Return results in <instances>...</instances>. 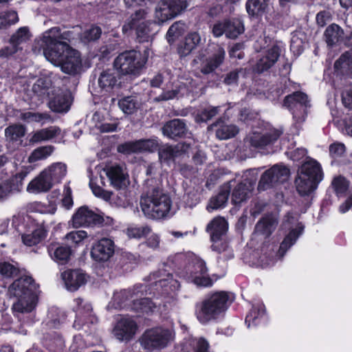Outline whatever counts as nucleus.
Masks as SVG:
<instances>
[{"label":"nucleus","instance_id":"nucleus-1","mask_svg":"<svg viewBox=\"0 0 352 352\" xmlns=\"http://www.w3.org/2000/svg\"><path fill=\"white\" fill-rule=\"evenodd\" d=\"M69 34L68 31L62 33L60 28L54 27L45 31L36 45L48 61L60 66L63 72L75 75L80 71L82 62L80 53L66 41L69 40ZM36 48L35 45L34 50Z\"/></svg>","mask_w":352,"mask_h":352},{"label":"nucleus","instance_id":"nucleus-2","mask_svg":"<svg viewBox=\"0 0 352 352\" xmlns=\"http://www.w3.org/2000/svg\"><path fill=\"white\" fill-rule=\"evenodd\" d=\"M229 295L226 292H217L207 295L195 305V316L202 324L221 319L228 307Z\"/></svg>","mask_w":352,"mask_h":352},{"label":"nucleus","instance_id":"nucleus-3","mask_svg":"<svg viewBox=\"0 0 352 352\" xmlns=\"http://www.w3.org/2000/svg\"><path fill=\"white\" fill-rule=\"evenodd\" d=\"M36 286L32 277L25 276L15 280L9 287L10 296L18 300L12 305V310L18 313H30L36 307Z\"/></svg>","mask_w":352,"mask_h":352},{"label":"nucleus","instance_id":"nucleus-4","mask_svg":"<svg viewBox=\"0 0 352 352\" xmlns=\"http://www.w3.org/2000/svg\"><path fill=\"white\" fill-rule=\"evenodd\" d=\"M172 201L166 193L159 188H153L142 195L140 206L144 215L150 219H160L169 213Z\"/></svg>","mask_w":352,"mask_h":352},{"label":"nucleus","instance_id":"nucleus-5","mask_svg":"<svg viewBox=\"0 0 352 352\" xmlns=\"http://www.w3.org/2000/svg\"><path fill=\"white\" fill-rule=\"evenodd\" d=\"M148 13V9L146 8L136 10L123 25L122 31L126 33L134 29L140 43L148 41L155 34L153 28L156 27L155 22L146 20Z\"/></svg>","mask_w":352,"mask_h":352},{"label":"nucleus","instance_id":"nucleus-6","mask_svg":"<svg viewBox=\"0 0 352 352\" xmlns=\"http://www.w3.org/2000/svg\"><path fill=\"white\" fill-rule=\"evenodd\" d=\"M147 58L136 50L120 53L114 60L113 66L122 75L139 76Z\"/></svg>","mask_w":352,"mask_h":352},{"label":"nucleus","instance_id":"nucleus-7","mask_svg":"<svg viewBox=\"0 0 352 352\" xmlns=\"http://www.w3.org/2000/svg\"><path fill=\"white\" fill-rule=\"evenodd\" d=\"M173 339L172 331L161 327L145 331L140 341L142 346L148 350H160L167 346Z\"/></svg>","mask_w":352,"mask_h":352},{"label":"nucleus","instance_id":"nucleus-8","mask_svg":"<svg viewBox=\"0 0 352 352\" xmlns=\"http://www.w3.org/2000/svg\"><path fill=\"white\" fill-rule=\"evenodd\" d=\"M191 0H160L155 9V17L158 23L173 19L189 6Z\"/></svg>","mask_w":352,"mask_h":352},{"label":"nucleus","instance_id":"nucleus-9","mask_svg":"<svg viewBox=\"0 0 352 352\" xmlns=\"http://www.w3.org/2000/svg\"><path fill=\"white\" fill-rule=\"evenodd\" d=\"M289 169L284 165L276 164L267 170L261 175L258 184V190H265L276 184L287 181L289 177Z\"/></svg>","mask_w":352,"mask_h":352},{"label":"nucleus","instance_id":"nucleus-10","mask_svg":"<svg viewBox=\"0 0 352 352\" xmlns=\"http://www.w3.org/2000/svg\"><path fill=\"white\" fill-rule=\"evenodd\" d=\"M284 105L293 114V118L298 123H302L307 116V109L309 107V101L307 94L296 91L285 98Z\"/></svg>","mask_w":352,"mask_h":352},{"label":"nucleus","instance_id":"nucleus-11","mask_svg":"<svg viewBox=\"0 0 352 352\" xmlns=\"http://www.w3.org/2000/svg\"><path fill=\"white\" fill-rule=\"evenodd\" d=\"M282 133V131L274 128L261 132L254 131L246 137L245 143L250 148L264 149L274 144Z\"/></svg>","mask_w":352,"mask_h":352},{"label":"nucleus","instance_id":"nucleus-12","mask_svg":"<svg viewBox=\"0 0 352 352\" xmlns=\"http://www.w3.org/2000/svg\"><path fill=\"white\" fill-rule=\"evenodd\" d=\"M297 221L296 218L292 214L288 213L286 216L284 225L289 226L290 231L284 238L276 254V256L279 258H282L284 256L287 251L296 242L298 237L302 234L304 226Z\"/></svg>","mask_w":352,"mask_h":352},{"label":"nucleus","instance_id":"nucleus-13","mask_svg":"<svg viewBox=\"0 0 352 352\" xmlns=\"http://www.w3.org/2000/svg\"><path fill=\"white\" fill-rule=\"evenodd\" d=\"M188 282L194 283L197 287H211L213 284L208 274L206 263L202 260H197L188 266V271L182 275Z\"/></svg>","mask_w":352,"mask_h":352},{"label":"nucleus","instance_id":"nucleus-14","mask_svg":"<svg viewBox=\"0 0 352 352\" xmlns=\"http://www.w3.org/2000/svg\"><path fill=\"white\" fill-rule=\"evenodd\" d=\"M147 285L137 284L133 288L122 289L113 294V302L116 308H125L133 304L134 298L143 296L147 294Z\"/></svg>","mask_w":352,"mask_h":352},{"label":"nucleus","instance_id":"nucleus-15","mask_svg":"<svg viewBox=\"0 0 352 352\" xmlns=\"http://www.w3.org/2000/svg\"><path fill=\"white\" fill-rule=\"evenodd\" d=\"M72 225L75 228L102 225L104 222L102 216L96 213L87 206L80 207L73 214Z\"/></svg>","mask_w":352,"mask_h":352},{"label":"nucleus","instance_id":"nucleus-16","mask_svg":"<svg viewBox=\"0 0 352 352\" xmlns=\"http://www.w3.org/2000/svg\"><path fill=\"white\" fill-rule=\"evenodd\" d=\"M157 146L158 141L156 139H141L120 144L118 146V151L124 155H131L144 151L153 152Z\"/></svg>","mask_w":352,"mask_h":352},{"label":"nucleus","instance_id":"nucleus-17","mask_svg":"<svg viewBox=\"0 0 352 352\" xmlns=\"http://www.w3.org/2000/svg\"><path fill=\"white\" fill-rule=\"evenodd\" d=\"M115 252V244L112 239L102 238L94 242L91 249V256L97 262H106L113 256Z\"/></svg>","mask_w":352,"mask_h":352},{"label":"nucleus","instance_id":"nucleus-18","mask_svg":"<svg viewBox=\"0 0 352 352\" xmlns=\"http://www.w3.org/2000/svg\"><path fill=\"white\" fill-rule=\"evenodd\" d=\"M76 306L73 309L76 312V320L74 327L78 329H80L85 323H94L97 319L92 313V306L82 298H78L74 300Z\"/></svg>","mask_w":352,"mask_h":352},{"label":"nucleus","instance_id":"nucleus-19","mask_svg":"<svg viewBox=\"0 0 352 352\" xmlns=\"http://www.w3.org/2000/svg\"><path fill=\"white\" fill-rule=\"evenodd\" d=\"M98 85L102 91L111 93L121 87L120 75L115 69H103L99 74Z\"/></svg>","mask_w":352,"mask_h":352},{"label":"nucleus","instance_id":"nucleus-20","mask_svg":"<svg viewBox=\"0 0 352 352\" xmlns=\"http://www.w3.org/2000/svg\"><path fill=\"white\" fill-rule=\"evenodd\" d=\"M26 134V128L21 124L8 126L4 130L6 145L8 148L14 151L23 145V138Z\"/></svg>","mask_w":352,"mask_h":352},{"label":"nucleus","instance_id":"nucleus-21","mask_svg":"<svg viewBox=\"0 0 352 352\" xmlns=\"http://www.w3.org/2000/svg\"><path fill=\"white\" fill-rule=\"evenodd\" d=\"M225 57L226 51L223 47L214 45L211 54L201 63V72L204 74L212 73L223 63Z\"/></svg>","mask_w":352,"mask_h":352},{"label":"nucleus","instance_id":"nucleus-22","mask_svg":"<svg viewBox=\"0 0 352 352\" xmlns=\"http://www.w3.org/2000/svg\"><path fill=\"white\" fill-rule=\"evenodd\" d=\"M138 329L136 322L131 317H122L116 323L113 334L120 341H129Z\"/></svg>","mask_w":352,"mask_h":352},{"label":"nucleus","instance_id":"nucleus-23","mask_svg":"<svg viewBox=\"0 0 352 352\" xmlns=\"http://www.w3.org/2000/svg\"><path fill=\"white\" fill-rule=\"evenodd\" d=\"M104 171L111 185L116 189L125 188L129 184L128 174L122 166L118 164L108 166L104 168Z\"/></svg>","mask_w":352,"mask_h":352},{"label":"nucleus","instance_id":"nucleus-24","mask_svg":"<svg viewBox=\"0 0 352 352\" xmlns=\"http://www.w3.org/2000/svg\"><path fill=\"white\" fill-rule=\"evenodd\" d=\"M52 93L53 96L48 103L50 109L57 113L67 112L72 103L71 94L60 89H54Z\"/></svg>","mask_w":352,"mask_h":352},{"label":"nucleus","instance_id":"nucleus-25","mask_svg":"<svg viewBox=\"0 0 352 352\" xmlns=\"http://www.w3.org/2000/svg\"><path fill=\"white\" fill-rule=\"evenodd\" d=\"M162 132L169 139L175 140L184 137L188 128L184 120L175 118L166 122L162 128Z\"/></svg>","mask_w":352,"mask_h":352},{"label":"nucleus","instance_id":"nucleus-26","mask_svg":"<svg viewBox=\"0 0 352 352\" xmlns=\"http://www.w3.org/2000/svg\"><path fill=\"white\" fill-rule=\"evenodd\" d=\"M61 277L66 288L70 292L78 290L87 282L86 274L80 270H69L63 272Z\"/></svg>","mask_w":352,"mask_h":352},{"label":"nucleus","instance_id":"nucleus-27","mask_svg":"<svg viewBox=\"0 0 352 352\" xmlns=\"http://www.w3.org/2000/svg\"><path fill=\"white\" fill-rule=\"evenodd\" d=\"M280 52L281 50L278 45H273L267 51L265 55L258 60L254 67V71L261 74L271 68L277 62Z\"/></svg>","mask_w":352,"mask_h":352},{"label":"nucleus","instance_id":"nucleus-28","mask_svg":"<svg viewBox=\"0 0 352 352\" xmlns=\"http://www.w3.org/2000/svg\"><path fill=\"white\" fill-rule=\"evenodd\" d=\"M209 131H214L219 140H227L234 137L239 133L238 127L234 124H228L221 118L208 126Z\"/></svg>","mask_w":352,"mask_h":352},{"label":"nucleus","instance_id":"nucleus-29","mask_svg":"<svg viewBox=\"0 0 352 352\" xmlns=\"http://www.w3.org/2000/svg\"><path fill=\"white\" fill-rule=\"evenodd\" d=\"M228 230L227 221L221 217H215L206 226V232L210 234V240L224 239Z\"/></svg>","mask_w":352,"mask_h":352},{"label":"nucleus","instance_id":"nucleus-30","mask_svg":"<svg viewBox=\"0 0 352 352\" xmlns=\"http://www.w3.org/2000/svg\"><path fill=\"white\" fill-rule=\"evenodd\" d=\"M232 180L223 185L219 192L210 199L207 206V210L210 212L214 210H218L226 207L232 188Z\"/></svg>","mask_w":352,"mask_h":352},{"label":"nucleus","instance_id":"nucleus-31","mask_svg":"<svg viewBox=\"0 0 352 352\" xmlns=\"http://www.w3.org/2000/svg\"><path fill=\"white\" fill-rule=\"evenodd\" d=\"M47 252L52 260L60 264L67 263L72 255L69 246L52 243L47 247Z\"/></svg>","mask_w":352,"mask_h":352},{"label":"nucleus","instance_id":"nucleus-32","mask_svg":"<svg viewBox=\"0 0 352 352\" xmlns=\"http://www.w3.org/2000/svg\"><path fill=\"white\" fill-rule=\"evenodd\" d=\"M46 173V171L43 170L28 184L27 186V191L28 192L34 194L46 192L52 188V182L49 179Z\"/></svg>","mask_w":352,"mask_h":352},{"label":"nucleus","instance_id":"nucleus-33","mask_svg":"<svg viewBox=\"0 0 352 352\" xmlns=\"http://www.w3.org/2000/svg\"><path fill=\"white\" fill-rule=\"evenodd\" d=\"M185 144H183L179 148V146H173L168 144H164L159 147L157 149L158 151L159 160L161 163L170 164L173 162L176 157L180 155L181 151H185Z\"/></svg>","mask_w":352,"mask_h":352},{"label":"nucleus","instance_id":"nucleus-34","mask_svg":"<svg viewBox=\"0 0 352 352\" xmlns=\"http://www.w3.org/2000/svg\"><path fill=\"white\" fill-rule=\"evenodd\" d=\"M254 183L245 179L239 183L233 190L232 202L234 205L239 204L245 201L253 190Z\"/></svg>","mask_w":352,"mask_h":352},{"label":"nucleus","instance_id":"nucleus-35","mask_svg":"<svg viewBox=\"0 0 352 352\" xmlns=\"http://www.w3.org/2000/svg\"><path fill=\"white\" fill-rule=\"evenodd\" d=\"M302 175L320 182L323 177L320 164L313 159H310L302 164L298 175L301 176Z\"/></svg>","mask_w":352,"mask_h":352},{"label":"nucleus","instance_id":"nucleus-36","mask_svg":"<svg viewBox=\"0 0 352 352\" xmlns=\"http://www.w3.org/2000/svg\"><path fill=\"white\" fill-rule=\"evenodd\" d=\"M201 43V38L196 32L189 33L185 38L184 42L178 47L181 56H186Z\"/></svg>","mask_w":352,"mask_h":352},{"label":"nucleus","instance_id":"nucleus-37","mask_svg":"<svg viewBox=\"0 0 352 352\" xmlns=\"http://www.w3.org/2000/svg\"><path fill=\"white\" fill-rule=\"evenodd\" d=\"M277 225L278 219L274 215L268 214L257 222L255 231L265 236H269L274 231Z\"/></svg>","mask_w":352,"mask_h":352},{"label":"nucleus","instance_id":"nucleus-38","mask_svg":"<svg viewBox=\"0 0 352 352\" xmlns=\"http://www.w3.org/2000/svg\"><path fill=\"white\" fill-rule=\"evenodd\" d=\"M188 91V89L186 87L185 84L180 82L170 90H163L162 94L153 98V101L156 102L168 101L183 96L186 94Z\"/></svg>","mask_w":352,"mask_h":352},{"label":"nucleus","instance_id":"nucleus-39","mask_svg":"<svg viewBox=\"0 0 352 352\" xmlns=\"http://www.w3.org/2000/svg\"><path fill=\"white\" fill-rule=\"evenodd\" d=\"M320 181L307 177V175H298L295 184L296 190L302 195H307L313 192L316 188Z\"/></svg>","mask_w":352,"mask_h":352},{"label":"nucleus","instance_id":"nucleus-40","mask_svg":"<svg viewBox=\"0 0 352 352\" xmlns=\"http://www.w3.org/2000/svg\"><path fill=\"white\" fill-rule=\"evenodd\" d=\"M336 72L352 78V52H346L335 62Z\"/></svg>","mask_w":352,"mask_h":352},{"label":"nucleus","instance_id":"nucleus-41","mask_svg":"<svg viewBox=\"0 0 352 352\" xmlns=\"http://www.w3.org/2000/svg\"><path fill=\"white\" fill-rule=\"evenodd\" d=\"M118 107L124 113L131 115L141 108L142 102L137 96H125L119 100Z\"/></svg>","mask_w":352,"mask_h":352},{"label":"nucleus","instance_id":"nucleus-42","mask_svg":"<svg viewBox=\"0 0 352 352\" xmlns=\"http://www.w3.org/2000/svg\"><path fill=\"white\" fill-rule=\"evenodd\" d=\"M265 316V306L263 304L258 302L254 304L250 313L245 318V324L248 328L251 326H256L261 323Z\"/></svg>","mask_w":352,"mask_h":352},{"label":"nucleus","instance_id":"nucleus-43","mask_svg":"<svg viewBox=\"0 0 352 352\" xmlns=\"http://www.w3.org/2000/svg\"><path fill=\"white\" fill-rule=\"evenodd\" d=\"M43 171H46V175L49 179L52 182V185L60 182L67 174V166L62 162H56L50 166Z\"/></svg>","mask_w":352,"mask_h":352},{"label":"nucleus","instance_id":"nucleus-44","mask_svg":"<svg viewBox=\"0 0 352 352\" xmlns=\"http://www.w3.org/2000/svg\"><path fill=\"white\" fill-rule=\"evenodd\" d=\"M21 119L26 122H37L43 125L47 123H52L54 122L53 118L47 112H32L27 111L21 114Z\"/></svg>","mask_w":352,"mask_h":352},{"label":"nucleus","instance_id":"nucleus-45","mask_svg":"<svg viewBox=\"0 0 352 352\" xmlns=\"http://www.w3.org/2000/svg\"><path fill=\"white\" fill-rule=\"evenodd\" d=\"M46 230L43 227L39 226L30 234H21L22 241L27 246L36 245L40 243L46 236Z\"/></svg>","mask_w":352,"mask_h":352},{"label":"nucleus","instance_id":"nucleus-46","mask_svg":"<svg viewBox=\"0 0 352 352\" xmlns=\"http://www.w3.org/2000/svg\"><path fill=\"white\" fill-rule=\"evenodd\" d=\"M343 30L336 24L329 25L324 31V38L329 46H333L342 39Z\"/></svg>","mask_w":352,"mask_h":352},{"label":"nucleus","instance_id":"nucleus-47","mask_svg":"<svg viewBox=\"0 0 352 352\" xmlns=\"http://www.w3.org/2000/svg\"><path fill=\"white\" fill-rule=\"evenodd\" d=\"M212 244L211 249L212 251L218 254H223V258L226 260L231 259L234 257L233 250L229 246L228 241L226 239H219L211 241Z\"/></svg>","mask_w":352,"mask_h":352},{"label":"nucleus","instance_id":"nucleus-48","mask_svg":"<svg viewBox=\"0 0 352 352\" xmlns=\"http://www.w3.org/2000/svg\"><path fill=\"white\" fill-rule=\"evenodd\" d=\"M155 309V305L148 298H134L133 304H131V309L140 312L149 314L153 312Z\"/></svg>","mask_w":352,"mask_h":352},{"label":"nucleus","instance_id":"nucleus-49","mask_svg":"<svg viewBox=\"0 0 352 352\" xmlns=\"http://www.w3.org/2000/svg\"><path fill=\"white\" fill-rule=\"evenodd\" d=\"M226 35L229 38H236L244 32V25L239 19L226 21Z\"/></svg>","mask_w":352,"mask_h":352},{"label":"nucleus","instance_id":"nucleus-50","mask_svg":"<svg viewBox=\"0 0 352 352\" xmlns=\"http://www.w3.org/2000/svg\"><path fill=\"white\" fill-rule=\"evenodd\" d=\"M54 151V146L47 145L35 148L28 157L29 163H34L40 160H44L50 157Z\"/></svg>","mask_w":352,"mask_h":352},{"label":"nucleus","instance_id":"nucleus-51","mask_svg":"<svg viewBox=\"0 0 352 352\" xmlns=\"http://www.w3.org/2000/svg\"><path fill=\"white\" fill-rule=\"evenodd\" d=\"M246 10L252 16H261L267 7V0H248Z\"/></svg>","mask_w":352,"mask_h":352},{"label":"nucleus","instance_id":"nucleus-52","mask_svg":"<svg viewBox=\"0 0 352 352\" xmlns=\"http://www.w3.org/2000/svg\"><path fill=\"white\" fill-rule=\"evenodd\" d=\"M30 38V33L26 27H22L12 34L10 39V44L13 45L19 50H21V45L26 43Z\"/></svg>","mask_w":352,"mask_h":352},{"label":"nucleus","instance_id":"nucleus-53","mask_svg":"<svg viewBox=\"0 0 352 352\" xmlns=\"http://www.w3.org/2000/svg\"><path fill=\"white\" fill-rule=\"evenodd\" d=\"M151 280H154V285L158 289L159 287H167L172 282H174L171 274H166L164 270L153 273L150 276Z\"/></svg>","mask_w":352,"mask_h":352},{"label":"nucleus","instance_id":"nucleus-54","mask_svg":"<svg viewBox=\"0 0 352 352\" xmlns=\"http://www.w3.org/2000/svg\"><path fill=\"white\" fill-rule=\"evenodd\" d=\"M185 23L181 21L174 23L166 33V38L169 43H173L178 37L185 32Z\"/></svg>","mask_w":352,"mask_h":352},{"label":"nucleus","instance_id":"nucleus-55","mask_svg":"<svg viewBox=\"0 0 352 352\" xmlns=\"http://www.w3.org/2000/svg\"><path fill=\"white\" fill-rule=\"evenodd\" d=\"M87 236L88 234L85 230H74L67 233L65 236V239L69 245L78 246L80 245Z\"/></svg>","mask_w":352,"mask_h":352},{"label":"nucleus","instance_id":"nucleus-56","mask_svg":"<svg viewBox=\"0 0 352 352\" xmlns=\"http://www.w3.org/2000/svg\"><path fill=\"white\" fill-rule=\"evenodd\" d=\"M50 82L44 78H38L32 86V91L38 97L43 98L50 96Z\"/></svg>","mask_w":352,"mask_h":352},{"label":"nucleus","instance_id":"nucleus-57","mask_svg":"<svg viewBox=\"0 0 352 352\" xmlns=\"http://www.w3.org/2000/svg\"><path fill=\"white\" fill-rule=\"evenodd\" d=\"M152 232V229L147 225L141 226H133L128 228L126 230V234L129 238L140 239L146 237Z\"/></svg>","mask_w":352,"mask_h":352},{"label":"nucleus","instance_id":"nucleus-58","mask_svg":"<svg viewBox=\"0 0 352 352\" xmlns=\"http://www.w3.org/2000/svg\"><path fill=\"white\" fill-rule=\"evenodd\" d=\"M331 185L338 197L344 196L349 186V182L342 176L335 177Z\"/></svg>","mask_w":352,"mask_h":352},{"label":"nucleus","instance_id":"nucleus-59","mask_svg":"<svg viewBox=\"0 0 352 352\" xmlns=\"http://www.w3.org/2000/svg\"><path fill=\"white\" fill-rule=\"evenodd\" d=\"M219 111V107H208L197 114L195 120L197 122H206L216 116Z\"/></svg>","mask_w":352,"mask_h":352},{"label":"nucleus","instance_id":"nucleus-60","mask_svg":"<svg viewBox=\"0 0 352 352\" xmlns=\"http://www.w3.org/2000/svg\"><path fill=\"white\" fill-rule=\"evenodd\" d=\"M19 272V268L8 262H0V275L3 278H13Z\"/></svg>","mask_w":352,"mask_h":352},{"label":"nucleus","instance_id":"nucleus-61","mask_svg":"<svg viewBox=\"0 0 352 352\" xmlns=\"http://www.w3.org/2000/svg\"><path fill=\"white\" fill-rule=\"evenodd\" d=\"M28 218L24 214H17L12 217V227L14 229L15 232L21 234L25 232L26 229L25 219Z\"/></svg>","mask_w":352,"mask_h":352},{"label":"nucleus","instance_id":"nucleus-62","mask_svg":"<svg viewBox=\"0 0 352 352\" xmlns=\"http://www.w3.org/2000/svg\"><path fill=\"white\" fill-rule=\"evenodd\" d=\"M245 71L243 68L236 69L228 73L223 79L227 85H236L239 76L245 75Z\"/></svg>","mask_w":352,"mask_h":352},{"label":"nucleus","instance_id":"nucleus-63","mask_svg":"<svg viewBox=\"0 0 352 352\" xmlns=\"http://www.w3.org/2000/svg\"><path fill=\"white\" fill-rule=\"evenodd\" d=\"M0 16L3 21V27L10 25L16 23L19 20L16 12L14 10H8L0 13Z\"/></svg>","mask_w":352,"mask_h":352},{"label":"nucleus","instance_id":"nucleus-64","mask_svg":"<svg viewBox=\"0 0 352 352\" xmlns=\"http://www.w3.org/2000/svg\"><path fill=\"white\" fill-rule=\"evenodd\" d=\"M102 34V30L96 25H91L83 33V38L87 41H92L98 39Z\"/></svg>","mask_w":352,"mask_h":352}]
</instances>
